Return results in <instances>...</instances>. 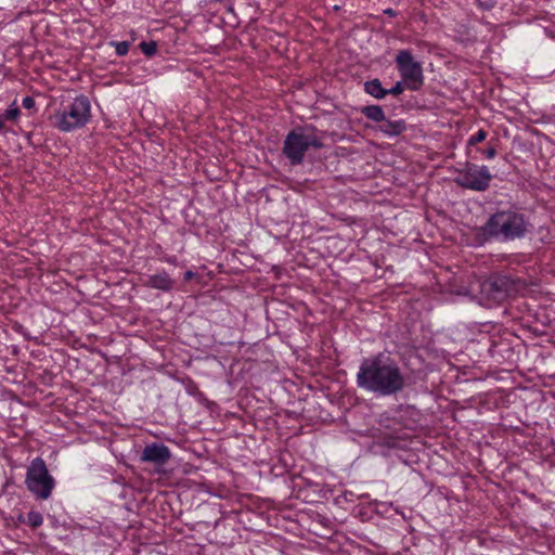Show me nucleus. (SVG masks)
I'll return each instance as SVG.
<instances>
[{
    "mask_svg": "<svg viewBox=\"0 0 555 555\" xmlns=\"http://www.w3.org/2000/svg\"><path fill=\"white\" fill-rule=\"evenodd\" d=\"M384 14L390 16V17H396L398 15V12L395 11L393 9L391 8H388L386 10H384Z\"/></svg>",
    "mask_w": 555,
    "mask_h": 555,
    "instance_id": "a878e982",
    "label": "nucleus"
},
{
    "mask_svg": "<svg viewBox=\"0 0 555 555\" xmlns=\"http://www.w3.org/2000/svg\"><path fill=\"white\" fill-rule=\"evenodd\" d=\"M139 48L142 51V53L147 57H152L157 53V42L154 40H151L149 42L142 41L139 44Z\"/></svg>",
    "mask_w": 555,
    "mask_h": 555,
    "instance_id": "a211bd4d",
    "label": "nucleus"
},
{
    "mask_svg": "<svg viewBox=\"0 0 555 555\" xmlns=\"http://www.w3.org/2000/svg\"><path fill=\"white\" fill-rule=\"evenodd\" d=\"M488 132L483 129H479L474 135H472L467 141V156L472 159H478V155L473 154V149L477 147L478 143L483 142L487 139Z\"/></svg>",
    "mask_w": 555,
    "mask_h": 555,
    "instance_id": "dca6fc26",
    "label": "nucleus"
},
{
    "mask_svg": "<svg viewBox=\"0 0 555 555\" xmlns=\"http://www.w3.org/2000/svg\"><path fill=\"white\" fill-rule=\"evenodd\" d=\"M25 485L27 489L39 500L51 496L55 487V480L50 475L42 457H35L27 467Z\"/></svg>",
    "mask_w": 555,
    "mask_h": 555,
    "instance_id": "423d86ee",
    "label": "nucleus"
},
{
    "mask_svg": "<svg viewBox=\"0 0 555 555\" xmlns=\"http://www.w3.org/2000/svg\"><path fill=\"white\" fill-rule=\"evenodd\" d=\"M361 113L363 116H365L367 119L375 121V122H382L385 121V113L380 105H366L361 108Z\"/></svg>",
    "mask_w": 555,
    "mask_h": 555,
    "instance_id": "2eb2a0df",
    "label": "nucleus"
},
{
    "mask_svg": "<svg viewBox=\"0 0 555 555\" xmlns=\"http://www.w3.org/2000/svg\"><path fill=\"white\" fill-rule=\"evenodd\" d=\"M143 285L149 288L169 293L175 288L176 281L171 279L165 270H162L156 274L150 275Z\"/></svg>",
    "mask_w": 555,
    "mask_h": 555,
    "instance_id": "9b49d317",
    "label": "nucleus"
},
{
    "mask_svg": "<svg viewBox=\"0 0 555 555\" xmlns=\"http://www.w3.org/2000/svg\"><path fill=\"white\" fill-rule=\"evenodd\" d=\"M323 146L322 138L317 135L314 126H298L285 137L282 153L291 165L297 166L302 164L305 154L309 149L319 150Z\"/></svg>",
    "mask_w": 555,
    "mask_h": 555,
    "instance_id": "7ed1b4c3",
    "label": "nucleus"
},
{
    "mask_svg": "<svg viewBox=\"0 0 555 555\" xmlns=\"http://www.w3.org/2000/svg\"><path fill=\"white\" fill-rule=\"evenodd\" d=\"M54 126L62 132H72L85 127L91 118L90 100L78 95L72 102L63 104L54 113Z\"/></svg>",
    "mask_w": 555,
    "mask_h": 555,
    "instance_id": "20e7f679",
    "label": "nucleus"
},
{
    "mask_svg": "<svg viewBox=\"0 0 555 555\" xmlns=\"http://www.w3.org/2000/svg\"><path fill=\"white\" fill-rule=\"evenodd\" d=\"M16 521L20 524H24L27 522V518H25V516L22 513H20L16 517Z\"/></svg>",
    "mask_w": 555,
    "mask_h": 555,
    "instance_id": "cd10ccee",
    "label": "nucleus"
},
{
    "mask_svg": "<svg viewBox=\"0 0 555 555\" xmlns=\"http://www.w3.org/2000/svg\"><path fill=\"white\" fill-rule=\"evenodd\" d=\"M378 130L388 137H396L406 130V124L403 119L389 120L385 118V121L378 126Z\"/></svg>",
    "mask_w": 555,
    "mask_h": 555,
    "instance_id": "ddd939ff",
    "label": "nucleus"
},
{
    "mask_svg": "<svg viewBox=\"0 0 555 555\" xmlns=\"http://www.w3.org/2000/svg\"><path fill=\"white\" fill-rule=\"evenodd\" d=\"M194 276H195V273L191 270H188L186 272H184L183 279H184V281L188 282V281L192 280Z\"/></svg>",
    "mask_w": 555,
    "mask_h": 555,
    "instance_id": "bb28decb",
    "label": "nucleus"
},
{
    "mask_svg": "<svg viewBox=\"0 0 555 555\" xmlns=\"http://www.w3.org/2000/svg\"><path fill=\"white\" fill-rule=\"evenodd\" d=\"M473 154L474 155L480 154L481 156L491 159L496 156L498 152H496L495 146L489 143L488 147H486V149H481L478 146L473 149Z\"/></svg>",
    "mask_w": 555,
    "mask_h": 555,
    "instance_id": "aec40b11",
    "label": "nucleus"
},
{
    "mask_svg": "<svg viewBox=\"0 0 555 555\" xmlns=\"http://www.w3.org/2000/svg\"><path fill=\"white\" fill-rule=\"evenodd\" d=\"M43 522V517L40 512L37 511H30L27 514V525L31 527L33 529H36L40 527Z\"/></svg>",
    "mask_w": 555,
    "mask_h": 555,
    "instance_id": "6ab92c4d",
    "label": "nucleus"
},
{
    "mask_svg": "<svg viewBox=\"0 0 555 555\" xmlns=\"http://www.w3.org/2000/svg\"><path fill=\"white\" fill-rule=\"evenodd\" d=\"M397 69L406 89L418 91L424 86V72L421 62L416 61L411 50H400L395 59Z\"/></svg>",
    "mask_w": 555,
    "mask_h": 555,
    "instance_id": "6e6552de",
    "label": "nucleus"
},
{
    "mask_svg": "<svg viewBox=\"0 0 555 555\" xmlns=\"http://www.w3.org/2000/svg\"><path fill=\"white\" fill-rule=\"evenodd\" d=\"M340 9H341V7H340V5H337V4H336V5H334V8H333V10H334V11H336V12H337V11H340Z\"/></svg>",
    "mask_w": 555,
    "mask_h": 555,
    "instance_id": "c756f323",
    "label": "nucleus"
},
{
    "mask_svg": "<svg viewBox=\"0 0 555 555\" xmlns=\"http://www.w3.org/2000/svg\"><path fill=\"white\" fill-rule=\"evenodd\" d=\"M111 44L115 47V51L118 56L127 55L130 49L129 41L112 42Z\"/></svg>",
    "mask_w": 555,
    "mask_h": 555,
    "instance_id": "412c9836",
    "label": "nucleus"
},
{
    "mask_svg": "<svg viewBox=\"0 0 555 555\" xmlns=\"http://www.w3.org/2000/svg\"><path fill=\"white\" fill-rule=\"evenodd\" d=\"M170 459V449L162 442L147 443L140 454L141 462L152 463L157 468L167 464Z\"/></svg>",
    "mask_w": 555,
    "mask_h": 555,
    "instance_id": "1a4fd4ad",
    "label": "nucleus"
},
{
    "mask_svg": "<svg viewBox=\"0 0 555 555\" xmlns=\"http://www.w3.org/2000/svg\"><path fill=\"white\" fill-rule=\"evenodd\" d=\"M35 104H36V103H35L34 98H31V96H29V95L25 96V98L23 99V101H22V105H23V107H24V108H26V109H31V108H34V107H35Z\"/></svg>",
    "mask_w": 555,
    "mask_h": 555,
    "instance_id": "b1692460",
    "label": "nucleus"
},
{
    "mask_svg": "<svg viewBox=\"0 0 555 555\" xmlns=\"http://www.w3.org/2000/svg\"><path fill=\"white\" fill-rule=\"evenodd\" d=\"M227 9H228V11L233 12V5H232V3L230 1H229L228 5H227Z\"/></svg>",
    "mask_w": 555,
    "mask_h": 555,
    "instance_id": "c85d7f7f",
    "label": "nucleus"
},
{
    "mask_svg": "<svg viewBox=\"0 0 555 555\" xmlns=\"http://www.w3.org/2000/svg\"><path fill=\"white\" fill-rule=\"evenodd\" d=\"M488 352L491 359L499 364L515 362V350L508 339L502 337L492 339Z\"/></svg>",
    "mask_w": 555,
    "mask_h": 555,
    "instance_id": "9d476101",
    "label": "nucleus"
},
{
    "mask_svg": "<svg viewBox=\"0 0 555 555\" xmlns=\"http://www.w3.org/2000/svg\"><path fill=\"white\" fill-rule=\"evenodd\" d=\"M454 182L467 190L485 192L489 189L492 175L487 166H478L470 162H465L463 166L456 169Z\"/></svg>",
    "mask_w": 555,
    "mask_h": 555,
    "instance_id": "0eeeda50",
    "label": "nucleus"
},
{
    "mask_svg": "<svg viewBox=\"0 0 555 555\" xmlns=\"http://www.w3.org/2000/svg\"><path fill=\"white\" fill-rule=\"evenodd\" d=\"M380 430L384 429L385 436H388L391 439L398 440L403 438V427L401 426V422L395 417L382 416L379 420Z\"/></svg>",
    "mask_w": 555,
    "mask_h": 555,
    "instance_id": "f8f14e48",
    "label": "nucleus"
},
{
    "mask_svg": "<svg viewBox=\"0 0 555 555\" xmlns=\"http://www.w3.org/2000/svg\"><path fill=\"white\" fill-rule=\"evenodd\" d=\"M364 91L377 100H382L387 95L386 88L382 86V81L378 78L365 81Z\"/></svg>",
    "mask_w": 555,
    "mask_h": 555,
    "instance_id": "4468645a",
    "label": "nucleus"
},
{
    "mask_svg": "<svg viewBox=\"0 0 555 555\" xmlns=\"http://www.w3.org/2000/svg\"><path fill=\"white\" fill-rule=\"evenodd\" d=\"M160 260L172 266L179 264L177 256L165 255L160 258Z\"/></svg>",
    "mask_w": 555,
    "mask_h": 555,
    "instance_id": "393cba45",
    "label": "nucleus"
},
{
    "mask_svg": "<svg viewBox=\"0 0 555 555\" xmlns=\"http://www.w3.org/2000/svg\"><path fill=\"white\" fill-rule=\"evenodd\" d=\"M21 115V109L15 105V102L3 114L0 115V132L4 130V122L15 121Z\"/></svg>",
    "mask_w": 555,
    "mask_h": 555,
    "instance_id": "f3484780",
    "label": "nucleus"
},
{
    "mask_svg": "<svg viewBox=\"0 0 555 555\" xmlns=\"http://www.w3.org/2000/svg\"><path fill=\"white\" fill-rule=\"evenodd\" d=\"M526 288V283L509 274L492 273L481 283V294L488 300L500 304Z\"/></svg>",
    "mask_w": 555,
    "mask_h": 555,
    "instance_id": "39448f33",
    "label": "nucleus"
},
{
    "mask_svg": "<svg viewBox=\"0 0 555 555\" xmlns=\"http://www.w3.org/2000/svg\"><path fill=\"white\" fill-rule=\"evenodd\" d=\"M530 230L529 218L518 209H498L482 225L476 228L474 240L478 246L491 242L507 243L525 238Z\"/></svg>",
    "mask_w": 555,
    "mask_h": 555,
    "instance_id": "f03ea898",
    "label": "nucleus"
},
{
    "mask_svg": "<svg viewBox=\"0 0 555 555\" xmlns=\"http://www.w3.org/2000/svg\"><path fill=\"white\" fill-rule=\"evenodd\" d=\"M356 383L360 389L376 397L397 396L408 385L399 364L385 352H378L361 361Z\"/></svg>",
    "mask_w": 555,
    "mask_h": 555,
    "instance_id": "f257e3e1",
    "label": "nucleus"
},
{
    "mask_svg": "<svg viewBox=\"0 0 555 555\" xmlns=\"http://www.w3.org/2000/svg\"><path fill=\"white\" fill-rule=\"evenodd\" d=\"M371 504L375 506V511L378 514L386 513L388 511L389 506H390L387 503L377 502V501H374Z\"/></svg>",
    "mask_w": 555,
    "mask_h": 555,
    "instance_id": "5701e85b",
    "label": "nucleus"
},
{
    "mask_svg": "<svg viewBox=\"0 0 555 555\" xmlns=\"http://www.w3.org/2000/svg\"><path fill=\"white\" fill-rule=\"evenodd\" d=\"M405 88H406L405 83L401 79L400 81H397L396 85L392 88L386 89L387 95L390 94V95H393V96H398V95L403 93Z\"/></svg>",
    "mask_w": 555,
    "mask_h": 555,
    "instance_id": "4be33fe9",
    "label": "nucleus"
}]
</instances>
